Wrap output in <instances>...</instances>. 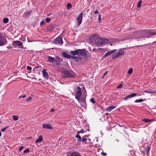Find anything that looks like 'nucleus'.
<instances>
[{"label": "nucleus", "instance_id": "nucleus-1", "mask_svg": "<svg viewBox=\"0 0 156 156\" xmlns=\"http://www.w3.org/2000/svg\"><path fill=\"white\" fill-rule=\"evenodd\" d=\"M97 34L90 36L89 38V41L92 43H93L94 41L96 45L98 47L101 46L103 44H106L108 41V40L107 39L98 38L97 37Z\"/></svg>", "mask_w": 156, "mask_h": 156}, {"label": "nucleus", "instance_id": "nucleus-2", "mask_svg": "<svg viewBox=\"0 0 156 156\" xmlns=\"http://www.w3.org/2000/svg\"><path fill=\"white\" fill-rule=\"evenodd\" d=\"M61 75L62 78H74L76 74L71 70H64L62 72Z\"/></svg>", "mask_w": 156, "mask_h": 156}, {"label": "nucleus", "instance_id": "nucleus-3", "mask_svg": "<svg viewBox=\"0 0 156 156\" xmlns=\"http://www.w3.org/2000/svg\"><path fill=\"white\" fill-rule=\"evenodd\" d=\"M70 54L73 55H77L78 56H87L86 51L85 49H77L75 51H72L70 52Z\"/></svg>", "mask_w": 156, "mask_h": 156}, {"label": "nucleus", "instance_id": "nucleus-4", "mask_svg": "<svg viewBox=\"0 0 156 156\" xmlns=\"http://www.w3.org/2000/svg\"><path fill=\"white\" fill-rule=\"evenodd\" d=\"M125 49L126 48L120 49L119 50L118 53H115L113 54L112 56V59L118 58L121 56L122 55H123L124 54V49Z\"/></svg>", "mask_w": 156, "mask_h": 156}, {"label": "nucleus", "instance_id": "nucleus-5", "mask_svg": "<svg viewBox=\"0 0 156 156\" xmlns=\"http://www.w3.org/2000/svg\"><path fill=\"white\" fill-rule=\"evenodd\" d=\"M77 100L82 107L86 108L87 107V104L86 102V97H82L81 98H80Z\"/></svg>", "mask_w": 156, "mask_h": 156}, {"label": "nucleus", "instance_id": "nucleus-6", "mask_svg": "<svg viewBox=\"0 0 156 156\" xmlns=\"http://www.w3.org/2000/svg\"><path fill=\"white\" fill-rule=\"evenodd\" d=\"M148 31L147 30H140L136 32V35H137V38H144L145 37V34L146 33H147Z\"/></svg>", "mask_w": 156, "mask_h": 156}, {"label": "nucleus", "instance_id": "nucleus-7", "mask_svg": "<svg viewBox=\"0 0 156 156\" xmlns=\"http://www.w3.org/2000/svg\"><path fill=\"white\" fill-rule=\"evenodd\" d=\"M82 95V90L81 88L79 87H77L76 91L75 93V98L77 100L81 97Z\"/></svg>", "mask_w": 156, "mask_h": 156}, {"label": "nucleus", "instance_id": "nucleus-8", "mask_svg": "<svg viewBox=\"0 0 156 156\" xmlns=\"http://www.w3.org/2000/svg\"><path fill=\"white\" fill-rule=\"evenodd\" d=\"M7 41L3 34L0 33V46H3L6 44Z\"/></svg>", "mask_w": 156, "mask_h": 156}, {"label": "nucleus", "instance_id": "nucleus-9", "mask_svg": "<svg viewBox=\"0 0 156 156\" xmlns=\"http://www.w3.org/2000/svg\"><path fill=\"white\" fill-rule=\"evenodd\" d=\"M83 14V12H82L81 13L79 14L78 17L77 18V20L78 26H79L82 22Z\"/></svg>", "mask_w": 156, "mask_h": 156}, {"label": "nucleus", "instance_id": "nucleus-10", "mask_svg": "<svg viewBox=\"0 0 156 156\" xmlns=\"http://www.w3.org/2000/svg\"><path fill=\"white\" fill-rule=\"evenodd\" d=\"M54 43L56 44H62L63 43V41L62 38L60 37H58L56 38L55 40L54 41Z\"/></svg>", "mask_w": 156, "mask_h": 156}, {"label": "nucleus", "instance_id": "nucleus-11", "mask_svg": "<svg viewBox=\"0 0 156 156\" xmlns=\"http://www.w3.org/2000/svg\"><path fill=\"white\" fill-rule=\"evenodd\" d=\"M12 44V46L13 47L21 46L23 45V43L21 41H14Z\"/></svg>", "mask_w": 156, "mask_h": 156}, {"label": "nucleus", "instance_id": "nucleus-12", "mask_svg": "<svg viewBox=\"0 0 156 156\" xmlns=\"http://www.w3.org/2000/svg\"><path fill=\"white\" fill-rule=\"evenodd\" d=\"M81 56H79L78 57L75 56H71L72 59H74V61L77 62H78L79 61H80L82 59V58L81 57Z\"/></svg>", "mask_w": 156, "mask_h": 156}, {"label": "nucleus", "instance_id": "nucleus-13", "mask_svg": "<svg viewBox=\"0 0 156 156\" xmlns=\"http://www.w3.org/2000/svg\"><path fill=\"white\" fill-rule=\"evenodd\" d=\"M137 95L136 93H132L124 98V100L126 101L128 99L136 96Z\"/></svg>", "mask_w": 156, "mask_h": 156}, {"label": "nucleus", "instance_id": "nucleus-14", "mask_svg": "<svg viewBox=\"0 0 156 156\" xmlns=\"http://www.w3.org/2000/svg\"><path fill=\"white\" fill-rule=\"evenodd\" d=\"M32 12V10L24 12L23 15V18H26L28 17L30 15Z\"/></svg>", "mask_w": 156, "mask_h": 156}, {"label": "nucleus", "instance_id": "nucleus-15", "mask_svg": "<svg viewBox=\"0 0 156 156\" xmlns=\"http://www.w3.org/2000/svg\"><path fill=\"white\" fill-rule=\"evenodd\" d=\"M42 127L44 129L46 128L47 129H52V127L51 125L49 124H43Z\"/></svg>", "mask_w": 156, "mask_h": 156}, {"label": "nucleus", "instance_id": "nucleus-16", "mask_svg": "<svg viewBox=\"0 0 156 156\" xmlns=\"http://www.w3.org/2000/svg\"><path fill=\"white\" fill-rule=\"evenodd\" d=\"M55 61L56 63V64L57 65L59 66L60 64V61L61 60H62V59L57 56H55Z\"/></svg>", "mask_w": 156, "mask_h": 156}, {"label": "nucleus", "instance_id": "nucleus-17", "mask_svg": "<svg viewBox=\"0 0 156 156\" xmlns=\"http://www.w3.org/2000/svg\"><path fill=\"white\" fill-rule=\"evenodd\" d=\"M42 72L44 78L46 79H48V73L46 71V69H43Z\"/></svg>", "mask_w": 156, "mask_h": 156}, {"label": "nucleus", "instance_id": "nucleus-18", "mask_svg": "<svg viewBox=\"0 0 156 156\" xmlns=\"http://www.w3.org/2000/svg\"><path fill=\"white\" fill-rule=\"evenodd\" d=\"M48 57L47 62L53 63L55 61V59L53 57L50 56H48Z\"/></svg>", "mask_w": 156, "mask_h": 156}, {"label": "nucleus", "instance_id": "nucleus-19", "mask_svg": "<svg viewBox=\"0 0 156 156\" xmlns=\"http://www.w3.org/2000/svg\"><path fill=\"white\" fill-rule=\"evenodd\" d=\"M117 50L116 49H114L113 50L111 51H108L106 53V54H105L104 56V58H105L107 56H108L109 55H111V54L113 53L114 52L116 51Z\"/></svg>", "mask_w": 156, "mask_h": 156}, {"label": "nucleus", "instance_id": "nucleus-20", "mask_svg": "<svg viewBox=\"0 0 156 156\" xmlns=\"http://www.w3.org/2000/svg\"><path fill=\"white\" fill-rule=\"evenodd\" d=\"M69 156H82L80 153L77 151L73 152Z\"/></svg>", "mask_w": 156, "mask_h": 156}, {"label": "nucleus", "instance_id": "nucleus-21", "mask_svg": "<svg viewBox=\"0 0 156 156\" xmlns=\"http://www.w3.org/2000/svg\"><path fill=\"white\" fill-rule=\"evenodd\" d=\"M63 56L65 58H71V56L69 55L66 52H63L62 53Z\"/></svg>", "mask_w": 156, "mask_h": 156}, {"label": "nucleus", "instance_id": "nucleus-22", "mask_svg": "<svg viewBox=\"0 0 156 156\" xmlns=\"http://www.w3.org/2000/svg\"><path fill=\"white\" fill-rule=\"evenodd\" d=\"M115 108H116V107L115 106H111L108 107L106 109V111L107 112H110L112 110Z\"/></svg>", "mask_w": 156, "mask_h": 156}, {"label": "nucleus", "instance_id": "nucleus-23", "mask_svg": "<svg viewBox=\"0 0 156 156\" xmlns=\"http://www.w3.org/2000/svg\"><path fill=\"white\" fill-rule=\"evenodd\" d=\"M43 140L42 136L41 135H40L38 137V139L36 141V143H37L39 142H41Z\"/></svg>", "mask_w": 156, "mask_h": 156}, {"label": "nucleus", "instance_id": "nucleus-24", "mask_svg": "<svg viewBox=\"0 0 156 156\" xmlns=\"http://www.w3.org/2000/svg\"><path fill=\"white\" fill-rule=\"evenodd\" d=\"M55 28V27L53 25L49 26L47 28V30L48 31H51Z\"/></svg>", "mask_w": 156, "mask_h": 156}, {"label": "nucleus", "instance_id": "nucleus-25", "mask_svg": "<svg viewBox=\"0 0 156 156\" xmlns=\"http://www.w3.org/2000/svg\"><path fill=\"white\" fill-rule=\"evenodd\" d=\"M144 91V92H145V93H147L152 94H155L156 93V91H155V90L153 91H150L149 90H145Z\"/></svg>", "mask_w": 156, "mask_h": 156}, {"label": "nucleus", "instance_id": "nucleus-26", "mask_svg": "<svg viewBox=\"0 0 156 156\" xmlns=\"http://www.w3.org/2000/svg\"><path fill=\"white\" fill-rule=\"evenodd\" d=\"M76 137L78 138V141L79 142L82 141V138H81V136L78 134H77L76 136H75Z\"/></svg>", "mask_w": 156, "mask_h": 156}, {"label": "nucleus", "instance_id": "nucleus-27", "mask_svg": "<svg viewBox=\"0 0 156 156\" xmlns=\"http://www.w3.org/2000/svg\"><path fill=\"white\" fill-rule=\"evenodd\" d=\"M72 7V5L70 3H69L67 5V8L68 9H70Z\"/></svg>", "mask_w": 156, "mask_h": 156}, {"label": "nucleus", "instance_id": "nucleus-28", "mask_svg": "<svg viewBox=\"0 0 156 156\" xmlns=\"http://www.w3.org/2000/svg\"><path fill=\"white\" fill-rule=\"evenodd\" d=\"M148 31V33H149V34L150 36H153L154 35H156V32H151L149 31L148 30H147Z\"/></svg>", "mask_w": 156, "mask_h": 156}, {"label": "nucleus", "instance_id": "nucleus-29", "mask_svg": "<svg viewBox=\"0 0 156 156\" xmlns=\"http://www.w3.org/2000/svg\"><path fill=\"white\" fill-rule=\"evenodd\" d=\"M144 101V100L142 99H137L135 101V103H139V102H141L142 101Z\"/></svg>", "mask_w": 156, "mask_h": 156}, {"label": "nucleus", "instance_id": "nucleus-30", "mask_svg": "<svg viewBox=\"0 0 156 156\" xmlns=\"http://www.w3.org/2000/svg\"><path fill=\"white\" fill-rule=\"evenodd\" d=\"M3 21L4 23H7L9 22V19L7 18H4L3 19Z\"/></svg>", "mask_w": 156, "mask_h": 156}, {"label": "nucleus", "instance_id": "nucleus-31", "mask_svg": "<svg viewBox=\"0 0 156 156\" xmlns=\"http://www.w3.org/2000/svg\"><path fill=\"white\" fill-rule=\"evenodd\" d=\"M12 117L13 119L15 121L19 119L18 116L16 115H13Z\"/></svg>", "mask_w": 156, "mask_h": 156}, {"label": "nucleus", "instance_id": "nucleus-32", "mask_svg": "<svg viewBox=\"0 0 156 156\" xmlns=\"http://www.w3.org/2000/svg\"><path fill=\"white\" fill-rule=\"evenodd\" d=\"M85 132V131H84V130L82 129L81 130H80V131H78L77 132V134H78V135H79V134H80V133H83Z\"/></svg>", "mask_w": 156, "mask_h": 156}, {"label": "nucleus", "instance_id": "nucleus-33", "mask_svg": "<svg viewBox=\"0 0 156 156\" xmlns=\"http://www.w3.org/2000/svg\"><path fill=\"white\" fill-rule=\"evenodd\" d=\"M142 121L143 122H147L150 121V120L147 119H142Z\"/></svg>", "mask_w": 156, "mask_h": 156}, {"label": "nucleus", "instance_id": "nucleus-34", "mask_svg": "<svg viewBox=\"0 0 156 156\" xmlns=\"http://www.w3.org/2000/svg\"><path fill=\"white\" fill-rule=\"evenodd\" d=\"M133 72V69L132 68L130 69L128 72V73L129 74H131Z\"/></svg>", "mask_w": 156, "mask_h": 156}, {"label": "nucleus", "instance_id": "nucleus-35", "mask_svg": "<svg viewBox=\"0 0 156 156\" xmlns=\"http://www.w3.org/2000/svg\"><path fill=\"white\" fill-rule=\"evenodd\" d=\"M142 1L141 0H140L138 2L137 5V8H139L140 6L142 4Z\"/></svg>", "mask_w": 156, "mask_h": 156}, {"label": "nucleus", "instance_id": "nucleus-36", "mask_svg": "<svg viewBox=\"0 0 156 156\" xmlns=\"http://www.w3.org/2000/svg\"><path fill=\"white\" fill-rule=\"evenodd\" d=\"M26 97V96L25 95H20L18 97V98H24Z\"/></svg>", "mask_w": 156, "mask_h": 156}, {"label": "nucleus", "instance_id": "nucleus-37", "mask_svg": "<svg viewBox=\"0 0 156 156\" xmlns=\"http://www.w3.org/2000/svg\"><path fill=\"white\" fill-rule=\"evenodd\" d=\"M51 19L48 17H46L45 19V21L47 22H49L51 21Z\"/></svg>", "mask_w": 156, "mask_h": 156}, {"label": "nucleus", "instance_id": "nucleus-38", "mask_svg": "<svg viewBox=\"0 0 156 156\" xmlns=\"http://www.w3.org/2000/svg\"><path fill=\"white\" fill-rule=\"evenodd\" d=\"M90 101L92 102L93 104L95 103V102L93 98H91L90 100Z\"/></svg>", "mask_w": 156, "mask_h": 156}, {"label": "nucleus", "instance_id": "nucleus-39", "mask_svg": "<svg viewBox=\"0 0 156 156\" xmlns=\"http://www.w3.org/2000/svg\"><path fill=\"white\" fill-rule=\"evenodd\" d=\"M30 151V150L29 149H26L23 151V152L24 153H28Z\"/></svg>", "mask_w": 156, "mask_h": 156}, {"label": "nucleus", "instance_id": "nucleus-40", "mask_svg": "<svg viewBox=\"0 0 156 156\" xmlns=\"http://www.w3.org/2000/svg\"><path fill=\"white\" fill-rule=\"evenodd\" d=\"M32 99V98L30 97H29L28 98H27V101H31Z\"/></svg>", "mask_w": 156, "mask_h": 156}, {"label": "nucleus", "instance_id": "nucleus-41", "mask_svg": "<svg viewBox=\"0 0 156 156\" xmlns=\"http://www.w3.org/2000/svg\"><path fill=\"white\" fill-rule=\"evenodd\" d=\"M98 20H99V22L101 23V16L100 14H99V18H98Z\"/></svg>", "mask_w": 156, "mask_h": 156}, {"label": "nucleus", "instance_id": "nucleus-42", "mask_svg": "<svg viewBox=\"0 0 156 156\" xmlns=\"http://www.w3.org/2000/svg\"><path fill=\"white\" fill-rule=\"evenodd\" d=\"M8 126H7V127H5V128H3V129H1V130L2 132H4V131H5V130L6 129H7L8 128Z\"/></svg>", "mask_w": 156, "mask_h": 156}, {"label": "nucleus", "instance_id": "nucleus-43", "mask_svg": "<svg viewBox=\"0 0 156 156\" xmlns=\"http://www.w3.org/2000/svg\"><path fill=\"white\" fill-rule=\"evenodd\" d=\"M87 139L86 138H84L83 137L82 138V141H83V142H84L85 141H86L87 140Z\"/></svg>", "mask_w": 156, "mask_h": 156}, {"label": "nucleus", "instance_id": "nucleus-44", "mask_svg": "<svg viewBox=\"0 0 156 156\" xmlns=\"http://www.w3.org/2000/svg\"><path fill=\"white\" fill-rule=\"evenodd\" d=\"M122 84H120L118 86H117V88L118 89L121 88L122 87Z\"/></svg>", "mask_w": 156, "mask_h": 156}, {"label": "nucleus", "instance_id": "nucleus-45", "mask_svg": "<svg viewBox=\"0 0 156 156\" xmlns=\"http://www.w3.org/2000/svg\"><path fill=\"white\" fill-rule=\"evenodd\" d=\"M27 68L28 70H30L32 69L31 67L29 66H27Z\"/></svg>", "mask_w": 156, "mask_h": 156}, {"label": "nucleus", "instance_id": "nucleus-46", "mask_svg": "<svg viewBox=\"0 0 156 156\" xmlns=\"http://www.w3.org/2000/svg\"><path fill=\"white\" fill-rule=\"evenodd\" d=\"M23 146H21V147H20L19 148V151H21L22 149H23Z\"/></svg>", "mask_w": 156, "mask_h": 156}, {"label": "nucleus", "instance_id": "nucleus-47", "mask_svg": "<svg viewBox=\"0 0 156 156\" xmlns=\"http://www.w3.org/2000/svg\"><path fill=\"white\" fill-rule=\"evenodd\" d=\"M101 154L103 156H105L107 155V154L106 153H104V152H102L101 153Z\"/></svg>", "mask_w": 156, "mask_h": 156}, {"label": "nucleus", "instance_id": "nucleus-48", "mask_svg": "<svg viewBox=\"0 0 156 156\" xmlns=\"http://www.w3.org/2000/svg\"><path fill=\"white\" fill-rule=\"evenodd\" d=\"M27 41L28 42H33V41L32 40L30 39L27 37Z\"/></svg>", "mask_w": 156, "mask_h": 156}, {"label": "nucleus", "instance_id": "nucleus-49", "mask_svg": "<svg viewBox=\"0 0 156 156\" xmlns=\"http://www.w3.org/2000/svg\"><path fill=\"white\" fill-rule=\"evenodd\" d=\"M44 20H42L41 22V23H40V26L44 24Z\"/></svg>", "mask_w": 156, "mask_h": 156}, {"label": "nucleus", "instance_id": "nucleus-50", "mask_svg": "<svg viewBox=\"0 0 156 156\" xmlns=\"http://www.w3.org/2000/svg\"><path fill=\"white\" fill-rule=\"evenodd\" d=\"M94 12L95 14H97L98 13L99 14V12L97 10L95 11Z\"/></svg>", "mask_w": 156, "mask_h": 156}, {"label": "nucleus", "instance_id": "nucleus-51", "mask_svg": "<svg viewBox=\"0 0 156 156\" xmlns=\"http://www.w3.org/2000/svg\"><path fill=\"white\" fill-rule=\"evenodd\" d=\"M55 111V109H51V110H50V112H54Z\"/></svg>", "mask_w": 156, "mask_h": 156}, {"label": "nucleus", "instance_id": "nucleus-52", "mask_svg": "<svg viewBox=\"0 0 156 156\" xmlns=\"http://www.w3.org/2000/svg\"><path fill=\"white\" fill-rule=\"evenodd\" d=\"M108 72L107 71L105 72L104 75V76H105V75H106L107 74Z\"/></svg>", "mask_w": 156, "mask_h": 156}, {"label": "nucleus", "instance_id": "nucleus-53", "mask_svg": "<svg viewBox=\"0 0 156 156\" xmlns=\"http://www.w3.org/2000/svg\"><path fill=\"white\" fill-rule=\"evenodd\" d=\"M149 149H150V148L149 147H148L147 148H146V150H147V153L148 152V151H149Z\"/></svg>", "mask_w": 156, "mask_h": 156}, {"label": "nucleus", "instance_id": "nucleus-54", "mask_svg": "<svg viewBox=\"0 0 156 156\" xmlns=\"http://www.w3.org/2000/svg\"><path fill=\"white\" fill-rule=\"evenodd\" d=\"M89 136V135H85V137H88Z\"/></svg>", "mask_w": 156, "mask_h": 156}, {"label": "nucleus", "instance_id": "nucleus-55", "mask_svg": "<svg viewBox=\"0 0 156 156\" xmlns=\"http://www.w3.org/2000/svg\"><path fill=\"white\" fill-rule=\"evenodd\" d=\"M1 135H2L1 132L0 131V136H1Z\"/></svg>", "mask_w": 156, "mask_h": 156}, {"label": "nucleus", "instance_id": "nucleus-56", "mask_svg": "<svg viewBox=\"0 0 156 156\" xmlns=\"http://www.w3.org/2000/svg\"><path fill=\"white\" fill-rule=\"evenodd\" d=\"M106 115H108V113H105Z\"/></svg>", "mask_w": 156, "mask_h": 156}, {"label": "nucleus", "instance_id": "nucleus-57", "mask_svg": "<svg viewBox=\"0 0 156 156\" xmlns=\"http://www.w3.org/2000/svg\"><path fill=\"white\" fill-rule=\"evenodd\" d=\"M110 45L111 46H112V44H110Z\"/></svg>", "mask_w": 156, "mask_h": 156}, {"label": "nucleus", "instance_id": "nucleus-58", "mask_svg": "<svg viewBox=\"0 0 156 156\" xmlns=\"http://www.w3.org/2000/svg\"><path fill=\"white\" fill-rule=\"evenodd\" d=\"M155 42H156V41H154V42H153V43H155Z\"/></svg>", "mask_w": 156, "mask_h": 156}, {"label": "nucleus", "instance_id": "nucleus-59", "mask_svg": "<svg viewBox=\"0 0 156 156\" xmlns=\"http://www.w3.org/2000/svg\"><path fill=\"white\" fill-rule=\"evenodd\" d=\"M85 90L86 93H87L86 91Z\"/></svg>", "mask_w": 156, "mask_h": 156}, {"label": "nucleus", "instance_id": "nucleus-60", "mask_svg": "<svg viewBox=\"0 0 156 156\" xmlns=\"http://www.w3.org/2000/svg\"><path fill=\"white\" fill-rule=\"evenodd\" d=\"M1 123V121H0V123Z\"/></svg>", "mask_w": 156, "mask_h": 156}]
</instances>
